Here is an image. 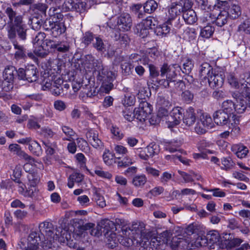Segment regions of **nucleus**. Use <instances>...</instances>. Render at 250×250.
<instances>
[{
	"mask_svg": "<svg viewBox=\"0 0 250 250\" xmlns=\"http://www.w3.org/2000/svg\"><path fill=\"white\" fill-rule=\"evenodd\" d=\"M5 13L8 20L6 23L4 22L0 26V28H3L6 24L7 36L9 39H15L17 34L20 39L23 41L25 40L27 28L23 20V16L18 14L11 7H7L5 10Z\"/></svg>",
	"mask_w": 250,
	"mask_h": 250,
	"instance_id": "1",
	"label": "nucleus"
},
{
	"mask_svg": "<svg viewBox=\"0 0 250 250\" xmlns=\"http://www.w3.org/2000/svg\"><path fill=\"white\" fill-rule=\"evenodd\" d=\"M181 69V67L178 64L168 65L167 63L163 64L160 68V76L164 77L166 76V79L157 80V86H163L165 88H170V82H173V79L177 76V73Z\"/></svg>",
	"mask_w": 250,
	"mask_h": 250,
	"instance_id": "2",
	"label": "nucleus"
},
{
	"mask_svg": "<svg viewBox=\"0 0 250 250\" xmlns=\"http://www.w3.org/2000/svg\"><path fill=\"white\" fill-rule=\"evenodd\" d=\"M97 72V79L102 83L101 89L105 93H108L114 87L113 81L115 79L114 72L109 71L107 68L104 67L103 65L95 71Z\"/></svg>",
	"mask_w": 250,
	"mask_h": 250,
	"instance_id": "3",
	"label": "nucleus"
},
{
	"mask_svg": "<svg viewBox=\"0 0 250 250\" xmlns=\"http://www.w3.org/2000/svg\"><path fill=\"white\" fill-rule=\"evenodd\" d=\"M39 77V71L34 65H27L25 68L18 69V78L29 83L36 82Z\"/></svg>",
	"mask_w": 250,
	"mask_h": 250,
	"instance_id": "4",
	"label": "nucleus"
},
{
	"mask_svg": "<svg viewBox=\"0 0 250 250\" xmlns=\"http://www.w3.org/2000/svg\"><path fill=\"white\" fill-rule=\"evenodd\" d=\"M239 81L241 83L240 92L243 97L246 98V101L248 100L247 105L250 107V72H244L240 75Z\"/></svg>",
	"mask_w": 250,
	"mask_h": 250,
	"instance_id": "5",
	"label": "nucleus"
},
{
	"mask_svg": "<svg viewBox=\"0 0 250 250\" xmlns=\"http://www.w3.org/2000/svg\"><path fill=\"white\" fill-rule=\"evenodd\" d=\"M225 74L223 71H219L218 69L212 70V73L207 78L209 86L214 89L222 86L224 83Z\"/></svg>",
	"mask_w": 250,
	"mask_h": 250,
	"instance_id": "6",
	"label": "nucleus"
},
{
	"mask_svg": "<svg viewBox=\"0 0 250 250\" xmlns=\"http://www.w3.org/2000/svg\"><path fill=\"white\" fill-rule=\"evenodd\" d=\"M152 111V105L146 101H142L138 108H135L136 119L140 122H144L150 115Z\"/></svg>",
	"mask_w": 250,
	"mask_h": 250,
	"instance_id": "7",
	"label": "nucleus"
},
{
	"mask_svg": "<svg viewBox=\"0 0 250 250\" xmlns=\"http://www.w3.org/2000/svg\"><path fill=\"white\" fill-rule=\"evenodd\" d=\"M117 29L120 31H129L132 26V19L128 13L121 14L117 19Z\"/></svg>",
	"mask_w": 250,
	"mask_h": 250,
	"instance_id": "8",
	"label": "nucleus"
},
{
	"mask_svg": "<svg viewBox=\"0 0 250 250\" xmlns=\"http://www.w3.org/2000/svg\"><path fill=\"white\" fill-rule=\"evenodd\" d=\"M242 241L241 239L235 238L233 234L223 233L221 236V244L228 250L238 247Z\"/></svg>",
	"mask_w": 250,
	"mask_h": 250,
	"instance_id": "9",
	"label": "nucleus"
},
{
	"mask_svg": "<svg viewBox=\"0 0 250 250\" xmlns=\"http://www.w3.org/2000/svg\"><path fill=\"white\" fill-rule=\"evenodd\" d=\"M83 64L86 71H91L94 70L95 72L98 68H100L103 64L101 61L96 60L91 55L85 56Z\"/></svg>",
	"mask_w": 250,
	"mask_h": 250,
	"instance_id": "10",
	"label": "nucleus"
},
{
	"mask_svg": "<svg viewBox=\"0 0 250 250\" xmlns=\"http://www.w3.org/2000/svg\"><path fill=\"white\" fill-rule=\"evenodd\" d=\"M214 122L219 125H227L230 122V116L221 109L216 111L213 115Z\"/></svg>",
	"mask_w": 250,
	"mask_h": 250,
	"instance_id": "11",
	"label": "nucleus"
},
{
	"mask_svg": "<svg viewBox=\"0 0 250 250\" xmlns=\"http://www.w3.org/2000/svg\"><path fill=\"white\" fill-rule=\"evenodd\" d=\"M86 138L88 142L95 148L100 147L103 144L99 138L98 133L95 130L90 129L86 134Z\"/></svg>",
	"mask_w": 250,
	"mask_h": 250,
	"instance_id": "12",
	"label": "nucleus"
},
{
	"mask_svg": "<svg viewBox=\"0 0 250 250\" xmlns=\"http://www.w3.org/2000/svg\"><path fill=\"white\" fill-rule=\"evenodd\" d=\"M221 236L218 232L215 230L209 231L204 238H201V240L204 242H202L203 245L206 244H214L219 242L220 241L221 242Z\"/></svg>",
	"mask_w": 250,
	"mask_h": 250,
	"instance_id": "13",
	"label": "nucleus"
},
{
	"mask_svg": "<svg viewBox=\"0 0 250 250\" xmlns=\"http://www.w3.org/2000/svg\"><path fill=\"white\" fill-rule=\"evenodd\" d=\"M40 232L47 238H53L54 226L52 223L45 221L40 224L39 226Z\"/></svg>",
	"mask_w": 250,
	"mask_h": 250,
	"instance_id": "14",
	"label": "nucleus"
},
{
	"mask_svg": "<svg viewBox=\"0 0 250 250\" xmlns=\"http://www.w3.org/2000/svg\"><path fill=\"white\" fill-rule=\"evenodd\" d=\"M9 149L12 152L17 155L21 159H23L28 162H34V158L28 155L24 151L21 149L20 146L18 144H11L9 146Z\"/></svg>",
	"mask_w": 250,
	"mask_h": 250,
	"instance_id": "15",
	"label": "nucleus"
},
{
	"mask_svg": "<svg viewBox=\"0 0 250 250\" xmlns=\"http://www.w3.org/2000/svg\"><path fill=\"white\" fill-rule=\"evenodd\" d=\"M196 116L194 109L192 107H188L184 113L183 120L184 123L187 126L192 125L195 122Z\"/></svg>",
	"mask_w": 250,
	"mask_h": 250,
	"instance_id": "16",
	"label": "nucleus"
},
{
	"mask_svg": "<svg viewBox=\"0 0 250 250\" xmlns=\"http://www.w3.org/2000/svg\"><path fill=\"white\" fill-rule=\"evenodd\" d=\"M221 110L230 116L235 123L236 117L235 114V103L229 100L225 101L222 104Z\"/></svg>",
	"mask_w": 250,
	"mask_h": 250,
	"instance_id": "17",
	"label": "nucleus"
},
{
	"mask_svg": "<svg viewBox=\"0 0 250 250\" xmlns=\"http://www.w3.org/2000/svg\"><path fill=\"white\" fill-rule=\"evenodd\" d=\"M14 49L16 51L14 54V58L17 60H24L27 58L26 50L23 45H20L17 41L13 42Z\"/></svg>",
	"mask_w": 250,
	"mask_h": 250,
	"instance_id": "18",
	"label": "nucleus"
},
{
	"mask_svg": "<svg viewBox=\"0 0 250 250\" xmlns=\"http://www.w3.org/2000/svg\"><path fill=\"white\" fill-rule=\"evenodd\" d=\"M182 16L185 21L189 24H193L197 20L196 14L191 8L185 9Z\"/></svg>",
	"mask_w": 250,
	"mask_h": 250,
	"instance_id": "19",
	"label": "nucleus"
},
{
	"mask_svg": "<svg viewBox=\"0 0 250 250\" xmlns=\"http://www.w3.org/2000/svg\"><path fill=\"white\" fill-rule=\"evenodd\" d=\"M70 239V235L67 230L61 227L57 228L55 234L53 235V239L58 240L60 242H64Z\"/></svg>",
	"mask_w": 250,
	"mask_h": 250,
	"instance_id": "20",
	"label": "nucleus"
},
{
	"mask_svg": "<svg viewBox=\"0 0 250 250\" xmlns=\"http://www.w3.org/2000/svg\"><path fill=\"white\" fill-rule=\"evenodd\" d=\"M232 151L239 158L242 159L246 157L249 152L248 148L242 144H236L232 146Z\"/></svg>",
	"mask_w": 250,
	"mask_h": 250,
	"instance_id": "21",
	"label": "nucleus"
},
{
	"mask_svg": "<svg viewBox=\"0 0 250 250\" xmlns=\"http://www.w3.org/2000/svg\"><path fill=\"white\" fill-rule=\"evenodd\" d=\"M84 175L79 172L72 173L68 178L67 186L71 188L74 186V183H80L83 181Z\"/></svg>",
	"mask_w": 250,
	"mask_h": 250,
	"instance_id": "22",
	"label": "nucleus"
},
{
	"mask_svg": "<svg viewBox=\"0 0 250 250\" xmlns=\"http://www.w3.org/2000/svg\"><path fill=\"white\" fill-rule=\"evenodd\" d=\"M183 31L181 34V38L186 41L189 42L195 40L196 38V33L195 29L193 28L187 27L185 29H182Z\"/></svg>",
	"mask_w": 250,
	"mask_h": 250,
	"instance_id": "23",
	"label": "nucleus"
},
{
	"mask_svg": "<svg viewBox=\"0 0 250 250\" xmlns=\"http://www.w3.org/2000/svg\"><path fill=\"white\" fill-rule=\"evenodd\" d=\"M66 30L63 22L56 21V23L51 30V35L54 37H57L63 33Z\"/></svg>",
	"mask_w": 250,
	"mask_h": 250,
	"instance_id": "24",
	"label": "nucleus"
},
{
	"mask_svg": "<svg viewBox=\"0 0 250 250\" xmlns=\"http://www.w3.org/2000/svg\"><path fill=\"white\" fill-rule=\"evenodd\" d=\"M184 6L176 2L172 3L168 9V13L171 17H177L181 13H183L185 9Z\"/></svg>",
	"mask_w": 250,
	"mask_h": 250,
	"instance_id": "25",
	"label": "nucleus"
},
{
	"mask_svg": "<svg viewBox=\"0 0 250 250\" xmlns=\"http://www.w3.org/2000/svg\"><path fill=\"white\" fill-rule=\"evenodd\" d=\"M16 75L18 76V70L14 66H9L5 68L3 72V78L14 82Z\"/></svg>",
	"mask_w": 250,
	"mask_h": 250,
	"instance_id": "26",
	"label": "nucleus"
},
{
	"mask_svg": "<svg viewBox=\"0 0 250 250\" xmlns=\"http://www.w3.org/2000/svg\"><path fill=\"white\" fill-rule=\"evenodd\" d=\"M167 22L170 26L171 30L173 33H176L178 30H181L182 28V25L180 23V18L178 17H171L169 18Z\"/></svg>",
	"mask_w": 250,
	"mask_h": 250,
	"instance_id": "27",
	"label": "nucleus"
},
{
	"mask_svg": "<svg viewBox=\"0 0 250 250\" xmlns=\"http://www.w3.org/2000/svg\"><path fill=\"white\" fill-rule=\"evenodd\" d=\"M29 24L31 26V28L35 30H39L42 25V16L38 15L37 16L32 15L29 19Z\"/></svg>",
	"mask_w": 250,
	"mask_h": 250,
	"instance_id": "28",
	"label": "nucleus"
},
{
	"mask_svg": "<svg viewBox=\"0 0 250 250\" xmlns=\"http://www.w3.org/2000/svg\"><path fill=\"white\" fill-rule=\"evenodd\" d=\"M30 10L35 13H37L40 16L42 14L45 15L46 10L48 8L47 5L44 3L38 2L37 3H33L30 6Z\"/></svg>",
	"mask_w": 250,
	"mask_h": 250,
	"instance_id": "29",
	"label": "nucleus"
},
{
	"mask_svg": "<svg viewBox=\"0 0 250 250\" xmlns=\"http://www.w3.org/2000/svg\"><path fill=\"white\" fill-rule=\"evenodd\" d=\"M146 225L142 222H133L132 225L128 227L129 229L134 231L137 234H140L142 236L145 233Z\"/></svg>",
	"mask_w": 250,
	"mask_h": 250,
	"instance_id": "30",
	"label": "nucleus"
},
{
	"mask_svg": "<svg viewBox=\"0 0 250 250\" xmlns=\"http://www.w3.org/2000/svg\"><path fill=\"white\" fill-rule=\"evenodd\" d=\"M183 112V109L180 107H176L172 109L171 117L174 125L179 124L181 120L183 119L184 116Z\"/></svg>",
	"mask_w": 250,
	"mask_h": 250,
	"instance_id": "31",
	"label": "nucleus"
},
{
	"mask_svg": "<svg viewBox=\"0 0 250 250\" xmlns=\"http://www.w3.org/2000/svg\"><path fill=\"white\" fill-rule=\"evenodd\" d=\"M182 143L178 140H172L170 142H167L165 145V148L167 150L170 152H174L179 150V148Z\"/></svg>",
	"mask_w": 250,
	"mask_h": 250,
	"instance_id": "32",
	"label": "nucleus"
},
{
	"mask_svg": "<svg viewBox=\"0 0 250 250\" xmlns=\"http://www.w3.org/2000/svg\"><path fill=\"white\" fill-rule=\"evenodd\" d=\"M228 16L232 19H236L238 18L241 14L240 7L237 5H232L227 11Z\"/></svg>",
	"mask_w": 250,
	"mask_h": 250,
	"instance_id": "33",
	"label": "nucleus"
},
{
	"mask_svg": "<svg viewBox=\"0 0 250 250\" xmlns=\"http://www.w3.org/2000/svg\"><path fill=\"white\" fill-rule=\"evenodd\" d=\"M103 158L104 163L107 166H112L116 163L115 154L110 152L109 150H105L104 152Z\"/></svg>",
	"mask_w": 250,
	"mask_h": 250,
	"instance_id": "34",
	"label": "nucleus"
},
{
	"mask_svg": "<svg viewBox=\"0 0 250 250\" xmlns=\"http://www.w3.org/2000/svg\"><path fill=\"white\" fill-rule=\"evenodd\" d=\"M228 18V14L226 11H221L216 18V24L220 27L223 26L227 22Z\"/></svg>",
	"mask_w": 250,
	"mask_h": 250,
	"instance_id": "35",
	"label": "nucleus"
},
{
	"mask_svg": "<svg viewBox=\"0 0 250 250\" xmlns=\"http://www.w3.org/2000/svg\"><path fill=\"white\" fill-rule=\"evenodd\" d=\"M40 238L38 233L36 231L31 232L27 238V246H38L39 241H40Z\"/></svg>",
	"mask_w": 250,
	"mask_h": 250,
	"instance_id": "36",
	"label": "nucleus"
},
{
	"mask_svg": "<svg viewBox=\"0 0 250 250\" xmlns=\"http://www.w3.org/2000/svg\"><path fill=\"white\" fill-rule=\"evenodd\" d=\"M30 151L34 155L39 156L41 155L42 150L40 145L36 141H32L28 146Z\"/></svg>",
	"mask_w": 250,
	"mask_h": 250,
	"instance_id": "37",
	"label": "nucleus"
},
{
	"mask_svg": "<svg viewBox=\"0 0 250 250\" xmlns=\"http://www.w3.org/2000/svg\"><path fill=\"white\" fill-rule=\"evenodd\" d=\"M212 70H214V69L208 63L204 62L201 65L199 72L201 76L208 78L211 75Z\"/></svg>",
	"mask_w": 250,
	"mask_h": 250,
	"instance_id": "38",
	"label": "nucleus"
},
{
	"mask_svg": "<svg viewBox=\"0 0 250 250\" xmlns=\"http://www.w3.org/2000/svg\"><path fill=\"white\" fill-rule=\"evenodd\" d=\"M157 3L154 0H147L144 4V9L145 13L150 14L157 8Z\"/></svg>",
	"mask_w": 250,
	"mask_h": 250,
	"instance_id": "39",
	"label": "nucleus"
},
{
	"mask_svg": "<svg viewBox=\"0 0 250 250\" xmlns=\"http://www.w3.org/2000/svg\"><path fill=\"white\" fill-rule=\"evenodd\" d=\"M149 28L140 23L136 25L135 32L142 38H145L149 34Z\"/></svg>",
	"mask_w": 250,
	"mask_h": 250,
	"instance_id": "40",
	"label": "nucleus"
},
{
	"mask_svg": "<svg viewBox=\"0 0 250 250\" xmlns=\"http://www.w3.org/2000/svg\"><path fill=\"white\" fill-rule=\"evenodd\" d=\"M170 30L171 29L170 28V26L166 21L161 26L157 27L156 29L155 32L157 36L164 37L168 34Z\"/></svg>",
	"mask_w": 250,
	"mask_h": 250,
	"instance_id": "41",
	"label": "nucleus"
},
{
	"mask_svg": "<svg viewBox=\"0 0 250 250\" xmlns=\"http://www.w3.org/2000/svg\"><path fill=\"white\" fill-rule=\"evenodd\" d=\"M247 108V101L244 99H240L235 103V114H240L244 112Z\"/></svg>",
	"mask_w": 250,
	"mask_h": 250,
	"instance_id": "42",
	"label": "nucleus"
},
{
	"mask_svg": "<svg viewBox=\"0 0 250 250\" xmlns=\"http://www.w3.org/2000/svg\"><path fill=\"white\" fill-rule=\"evenodd\" d=\"M157 104L158 107L169 108L171 106V102L167 97L165 96H159Z\"/></svg>",
	"mask_w": 250,
	"mask_h": 250,
	"instance_id": "43",
	"label": "nucleus"
},
{
	"mask_svg": "<svg viewBox=\"0 0 250 250\" xmlns=\"http://www.w3.org/2000/svg\"><path fill=\"white\" fill-rule=\"evenodd\" d=\"M30 187H35L40 181V177L36 172H29L27 175Z\"/></svg>",
	"mask_w": 250,
	"mask_h": 250,
	"instance_id": "44",
	"label": "nucleus"
},
{
	"mask_svg": "<svg viewBox=\"0 0 250 250\" xmlns=\"http://www.w3.org/2000/svg\"><path fill=\"white\" fill-rule=\"evenodd\" d=\"M200 122L202 124L203 126H207V128H212L213 126L212 118L206 113L202 114Z\"/></svg>",
	"mask_w": 250,
	"mask_h": 250,
	"instance_id": "45",
	"label": "nucleus"
},
{
	"mask_svg": "<svg viewBox=\"0 0 250 250\" xmlns=\"http://www.w3.org/2000/svg\"><path fill=\"white\" fill-rule=\"evenodd\" d=\"M142 5L140 3L132 4L130 6V12L136 15L138 18H142L144 17L143 13L140 10Z\"/></svg>",
	"mask_w": 250,
	"mask_h": 250,
	"instance_id": "46",
	"label": "nucleus"
},
{
	"mask_svg": "<svg viewBox=\"0 0 250 250\" xmlns=\"http://www.w3.org/2000/svg\"><path fill=\"white\" fill-rule=\"evenodd\" d=\"M42 143L45 146L44 148L47 156L53 155L55 152V148L56 147V143H51L49 141H43Z\"/></svg>",
	"mask_w": 250,
	"mask_h": 250,
	"instance_id": "47",
	"label": "nucleus"
},
{
	"mask_svg": "<svg viewBox=\"0 0 250 250\" xmlns=\"http://www.w3.org/2000/svg\"><path fill=\"white\" fill-rule=\"evenodd\" d=\"M150 158H152L155 155L158 154L159 152V146L156 144L151 143L145 149Z\"/></svg>",
	"mask_w": 250,
	"mask_h": 250,
	"instance_id": "48",
	"label": "nucleus"
},
{
	"mask_svg": "<svg viewBox=\"0 0 250 250\" xmlns=\"http://www.w3.org/2000/svg\"><path fill=\"white\" fill-rule=\"evenodd\" d=\"M147 181V178L145 175L135 176L132 180V184L136 187H140L144 186Z\"/></svg>",
	"mask_w": 250,
	"mask_h": 250,
	"instance_id": "49",
	"label": "nucleus"
},
{
	"mask_svg": "<svg viewBox=\"0 0 250 250\" xmlns=\"http://www.w3.org/2000/svg\"><path fill=\"white\" fill-rule=\"evenodd\" d=\"M114 226V223L108 219H105L102 220L100 223L101 229H103V232L108 233L110 230L113 229Z\"/></svg>",
	"mask_w": 250,
	"mask_h": 250,
	"instance_id": "50",
	"label": "nucleus"
},
{
	"mask_svg": "<svg viewBox=\"0 0 250 250\" xmlns=\"http://www.w3.org/2000/svg\"><path fill=\"white\" fill-rule=\"evenodd\" d=\"M140 23L144 26H146V28L150 29L152 28L153 26L157 25L158 21L154 17L149 16L145 20H143V21Z\"/></svg>",
	"mask_w": 250,
	"mask_h": 250,
	"instance_id": "51",
	"label": "nucleus"
},
{
	"mask_svg": "<svg viewBox=\"0 0 250 250\" xmlns=\"http://www.w3.org/2000/svg\"><path fill=\"white\" fill-rule=\"evenodd\" d=\"M214 31V28L210 25H207L204 28H201L200 35L205 38H210Z\"/></svg>",
	"mask_w": 250,
	"mask_h": 250,
	"instance_id": "52",
	"label": "nucleus"
},
{
	"mask_svg": "<svg viewBox=\"0 0 250 250\" xmlns=\"http://www.w3.org/2000/svg\"><path fill=\"white\" fill-rule=\"evenodd\" d=\"M89 8L84 1H79L76 0V3L73 11L79 12L80 14L84 13Z\"/></svg>",
	"mask_w": 250,
	"mask_h": 250,
	"instance_id": "53",
	"label": "nucleus"
},
{
	"mask_svg": "<svg viewBox=\"0 0 250 250\" xmlns=\"http://www.w3.org/2000/svg\"><path fill=\"white\" fill-rule=\"evenodd\" d=\"M122 73L127 76L131 74L133 68V66L130 62H122L121 64Z\"/></svg>",
	"mask_w": 250,
	"mask_h": 250,
	"instance_id": "54",
	"label": "nucleus"
},
{
	"mask_svg": "<svg viewBox=\"0 0 250 250\" xmlns=\"http://www.w3.org/2000/svg\"><path fill=\"white\" fill-rule=\"evenodd\" d=\"M62 129L63 132L66 136V137L63 138V140L71 141L72 137L75 134V131L70 127L65 125L62 126Z\"/></svg>",
	"mask_w": 250,
	"mask_h": 250,
	"instance_id": "55",
	"label": "nucleus"
},
{
	"mask_svg": "<svg viewBox=\"0 0 250 250\" xmlns=\"http://www.w3.org/2000/svg\"><path fill=\"white\" fill-rule=\"evenodd\" d=\"M222 164L223 166L221 167V169L229 170L233 167L234 163L229 157H228L222 159Z\"/></svg>",
	"mask_w": 250,
	"mask_h": 250,
	"instance_id": "56",
	"label": "nucleus"
},
{
	"mask_svg": "<svg viewBox=\"0 0 250 250\" xmlns=\"http://www.w3.org/2000/svg\"><path fill=\"white\" fill-rule=\"evenodd\" d=\"M70 49L69 43L65 41L57 42L56 49L61 53H66L68 52Z\"/></svg>",
	"mask_w": 250,
	"mask_h": 250,
	"instance_id": "57",
	"label": "nucleus"
},
{
	"mask_svg": "<svg viewBox=\"0 0 250 250\" xmlns=\"http://www.w3.org/2000/svg\"><path fill=\"white\" fill-rule=\"evenodd\" d=\"M122 115L125 119L129 122L132 121L134 118L136 119V114L135 112V109L134 112H132V110L126 108L123 111Z\"/></svg>",
	"mask_w": 250,
	"mask_h": 250,
	"instance_id": "58",
	"label": "nucleus"
},
{
	"mask_svg": "<svg viewBox=\"0 0 250 250\" xmlns=\"http://www.w3.org/2000/svg\"><path fill=\"white\" fill-rule=\"evenodd\" d=\"M94 38V36L92 32H86L83 35L82 43H84L85 46H88L91 43Z\"/></svg>",
	"mask_w": 250,
	"mask_h": 250,
	"instance_id": "59",
	"label": "nucleus"
},
{
	"mask_svg": "<svg viewBox=\"0 0 250 250\" xmlns=\"http://www.w3.org/2000/svg\"><path fill=\"white\" fill-rule=\"evenodd\" d=\"M45 37L46 35L45 33L43 32L39 33L34 39L33 43L40 46L43 45Z\"/></svg>",
	"mask_w": 250,
	"mask_h": 250,
	"instance_id": "60",
	"label": "nucleus"
},
{
	"mask_svg": "<svg viewBox=\"0 0 250 250\" xmlns=\"http://www.w3.org/2000/svg\"><path fill=\"white\" fill-rule=\"evenodd\" d=\"M239 31H243L246 34H250V19L245 20L238 26Z\"/></svg>",
	"mask_w": 250,
	"mask_h": 250,
	"instance_id": "61",
	"label": "nucleus"
},
{
	"mask_svg": "<svg viewBox=\"0 0 250 250\" xmlns=\"http://www.w3.org/2000/svg\"><path fill=\"white\" fill-rule=\"evenodd\" d=\"M95 42L93 43V47L99 51H103L105 50V45L103 40L99 37L95 38Z\"/></svg>",
	"mask_w": 250,
	"mask_h": 250,
	"instance_id": "62",
	"label": "nucleus"
},
{
	"mask_svg": "<svg viewBox=\"0 0 250 250\" xmlns=\"http://www.w3.org/2000/svg\"><path fill=\"white\" fill-rule=\"evenodd\" d=\"M183 100L188 104H190L193 100L194 95L189 90H185L181 95Z\"/></svg>",
	"mask_w": 250,
	"mask_h": 250,
	"instance_id": "63",
	"label": "nucleus"
},
{
	"mask_svg": "<svg viewBox=\"0 0 250 250\" xmlns=\"http://www.w3.org/2000/svg\"><path fill=\"white\" fill-rule=\"evenodd\" d=\"M193 67V64L191 61L187 60L186 62L184 63L183 68L182 69L181 68L180 70H182L184 73L188 74L191 72Z\"/></svg>",
	"mask_w": 250,
	"mask_h": 250,
	"instance_id": "64",
	"label": "nucleus"
}]
</instances>
